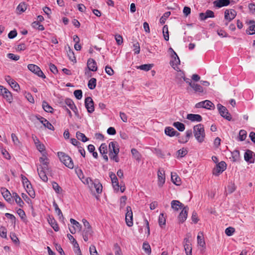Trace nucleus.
<instances>
[{
	"mask_svg": "<svg viewBox=\"0 0 255 255\" xmlns=\"http://www.w3.org/2000/svg\"><path fill=\"white\" fill-rule=\"evenodd\" d=\"M6 229L3 227H1L0 228V236L2 238L6 239Z\"/></svg>",
	"mask_w": 255,
	"mask_h": 255,
	"instance_id": "4d7b16f0",
	"label": "nucleus"
},
{
	"mask_svg": "<svg viewBox=\"0 0 255 255\" xmlns=\"http://www.w3.org/2000/svg\"><path fill=\"white\" fill-rule=\"evenodd\" d=\"M235 232V229L231 227L227 228L225 230V234L228 236H232Z\"/></svg>",
	"mask_w": 255,
	"mask_h": 255,
	"instance_id": "bf43d9fd",
	"label": "nucleus"
},
{
	"mask_svg": "<svg viewBox=\"0 0 255 255\" xmlns=\"http://www.w3.org/2000/svg\"><path fill=\"white\" fill-rule=\"evenodd\" d=\"M131 152L132 156L138 161L140 160L141 155L139 152L135 148H132L131 150Z\"/></svg>",
	"mask_w": 255,
	"mask_h": 255,
	"instance_id": "ea45409f",
	"label": "nucleus"
},
{
	"mask_svg": "<svg viewBox=\"0 0 255 255\" xmlns=\"http://www.w3.org/2000/svg\"><path fill=\"white\" fill-rule=\"evenodd\" d=\"M158 176V184L159 187L162 186L163 184L165 182V177L164 175V171L162 170H159L157 173Z\"/></svg>",
	"mask_w": 255,
	"mask_h": 255,
	"instance_id": "aec40b11",
	"label": "nucleus"
},
{
	"mask_svg": "<svg viewBox=\"0 0 255 255\" xmlns=\"http://www.w3.org/2000/svg\"><path fill=\"white\" fill-rule=\"evenodd\" d=\"M171 208L176 211L184 208V205L178 200H173L171 203Z\"/></svg>",
	"mask_w": 255,
	"mask_h": 255,
	"instance_id": "b1692460",
	"label": "nucleus"
},
{
	"mask_svg": "<svg viewBox=\"0 0 255 255\" xmlns=\"http://www.w3.org/2000/svg\"><path fill=\"white\" fill-rule=\"evenodd\" d=\"M88 86L89 88L91 90L95 89L96 86V79L94 78H91L89 81Z\"/></svg>",
	"mask_w": 255,
	"mask_h": 255,
	"instance_id": "a18cd8bd",
	"label": "nucleus"
},
{
	"mask_svg": "<svg viewBox=\"0 0 255 255\" xmlns=\"http://www.w3.org/2000/svg\"><path fill=\"white\" fill-rule=\"evenodd\" d=\"M173 60L171 61L170 62V65L174 69H176V67L180 64V61L178 56L176 57H172Z\"/></svg>",
	"mask_w": 255,
	"mask_h": 255,
	"instance_id": "58836bf2",
	"label": "nucleus"
},
{
	"mask_svg": "<svg viewBox=\"0 0 255 255\" xmlns=\"http://www.w3.org/2000/svg\"><path fill=\"white\" fill-rule=\"evenodd\" d=\"M76 137L78 140H80L83 142H86L89 139L84 133H81L80 131H77L76 132Z\"/></svg>",
	"mask_w": 255,
	"mask_h": 255,
	"instance_id": "4c0bfd02",
	"label": "nucleus"
},
{
	"mask_svg": "<svg viewBox=\"0 0 255 255\" xmlns=\"http://www.w3.org/2000/svg\"><path fill=\"white\" fill-rule=\"evenodd\" d=\"M186 119L192 122H200L202 120V117L198 114H189L187 115Z\"/></svg>",
	"mask_w": 255,
	"mask_h": 255,
	"instance_id": "4be33fe9",
	"label": "nucleus"
},
{
	"mask_svg": "<svg viewBox=\"0 0 255 255\" xmlns=\"http://www.w3.org/2000/svg\"><path fill=\"white\" fill-rule=\"evenodd\" d=\"M33 27L36 28L40 30H43L44 27L43 25L40 24L39 22L34 21L32 23Z\"/></svg>",
	"mask_w": 255,
	"mask_h": 255,
	"instance_id": "864d4df0",
	"label": "nucleus"
},
{
	"mask_svg": "<svg viewBox=\"0 0 255 255\" xmlns=\"http://www.w3.org/2000/svg\"><path fill=\"white\" fill-rule=\"evenodd\" d=\"M109 149L110 158L116 162H118L119 161V158L118 156V154L120 151L118 143L116 141L110 142Z\"/></svg>",
	"mask_w": 255,
	"mask_h": 255,
	"instance_id": "f257e3e1",
	"label": "nucleus"
},
{
	"mask_svg": "<svg viewBox=\"0 0 255 255\" xmlns=\"http://www.w3.org/2000/svg\"><path fill=\"white\" fill-rule=\"evenodd\" d=\"M58 156L60 161L67 167L70 169L74 167V163L71 158L66 154L64 152H58Z\"/></svg>",
	"mask_w": 255,
	"mask_h": 255,
	"instance_id": "7ed1b4c3",
	"label": "nucleus"
},
{
	"mask_svg": "<svg viewBox=\"0 0 255 255\" xmlns=\"http://www.w3.org/2000/svg\"><path fill=\"white\" fill-rule=\"evenodd\" d=\"M48 221L55 231H59L58 224L53 218H49L48 219Z\"/></svg>",
	"mask_w": 255,
	"mask_h": 255,
	"instance_id": "72a5a7b5",
	"label": "nucleus"
},
{
	"mask_svg": "<svg viewBox=\"0 0 255 255\" xmlns=\"http://www.w3.org/2000/svg\"><path fill=\"white\" fill-rule=\"evenodd\" d=\"M46 153L44 152L42 154V156L39 158V161L41 163V165L38 168L42 169H46L48 170V159L46 155Z\"/></svg>",
	"mask_w": 255,
	"mask_h": 255,
	"instance_id": "4468645a",
	"label": "nucleus"
},
{
	"mask_svg": "<svg viewBox=\"0 0 255 255\" xmlns=\"http://www.w3.org/2000/svg\"><path fill=\"white\" fill-rule=\"evenodd\" d=\"M89 187L91 190H92L93 188H95L98 194H101L102 192L103 186L98 179L94 180V182H92V186H89Z\"/></svg>",
	"mask_w": 255,
	"mask_h": 255,
	"instance_id": "ddd939ff",
	"label": "nucleus"
},
{
	"mask_svg": "<svg viewBox=\"0 0 255 255\" xmlns=\"http://www.w3.org/2000/svg\"><path fill=\"white\" fill-rule=\"evenodd\" d=\"M204 108L207 110H212L215 109L214 104L209 100L204 101Z\"/></svg>",
	"mask_w": 255,
	"mask_h": 255,
	"instance_id": "c9c22d12",
	"label": "nucleus"
},
{
	"mask_svg": "<svg viewBox=\"0 0 255 255\" xmlns=\"http://www.w3.org/2000/svg\"><path fill=\"white\" fill-rule=\"evenodd\" d=\"M27 8V4L24 2H20L16 8V10L19 12V13L23 12L25 11Z\"/></svg>",
	"mask_w": 255,
	"mask_h": 255,
	"instance_id": "7c9ffc66",
	"label": "nucleus"
},
{
	"mask_svg": "<svg viewBox=\"0 0 255 255\" xmlns=\"http://www.w3.org/2000/svg\"><path fill=\"white\" fill-rule=\"evenodd\" d=\"M247 137V131L244 129H242L239 132V140L240 141L244 140Z\"/></svg>",
	"mask_w": 255,
	"mask_h": 255,
	"instance_id": "603ef678",
	"label": "nucleus"
},
{
	"mask_svg": "<svg viewBox=\"0 0 255 255\" xmlns=\"http://www.w3.org/2000/svg\"><path fill=\"white\" fill-rule=\"evenodd\" d=\"M70 221V223L72 224H73V225H74L76 228H77L79 230H81V225L79 224V223L78 222H77V221H76L75 220H74L73 219H71Z\"/></svg>",
	"mask_w": 255,
	"mask_h": 255,
	"instance_id": "680f3d73",
	"label": "nucleus"
},
{
	"mask_svg": "<svg viewBox=\"0 0 255 255\" xmlns=\"http://www.w3.org/2000/svg\"><path fill=\"white\" fill-rule=\"evenodd\" d=\"M85 105L89 113H92L94 111V102L91 97H87L85 99Z\"/></svg>",
	"mask_w": 255,
	"mask_h": 255,
	"instance_id": "9b49d317",
	"label": "nucleus"
},
{
	"mask_svg": "<svg viewBox=\"0 0 255 255\" xmlns=\"http://www.w3.org/2000/svg\"><path fill=\"white\" fill-rule=\"evenodd\" d=\"M13 198L14 199L16 203L20 206L22 207L24 205L23 201L16 193H13Z\"/></svg>",
	"mask_w": 255,
	"mask_h": 255,
	"instance_id": "2f4dec72",
	"label": "nucleus"
},
{
	"mask_svg": "<svg viewBox=\"0 0 255 255\" xmlns=\"http://www.w3.org/2000/svg\"><path fill=\"white\" fill-rule=\"evenodd\" d=\"M163 34L164 36V38L166 41H168L169 40V33H168V29L167 25H165L163 27Z\"/></svg>",
	"mask_w": 255,
	"mask_h": 255,
	"instance_id": "09e8293b",
	"label": "nucleus"
},
{
	"mask_svg": "<svg viewBox=\"0 0 255 255\" xmlns=\"http://www.w3.org/2000/svg\"><path fill=\"white\" fill-rule=\"evenodd\" d=\"M99 151L101 154L104 155L107 153V145L106 143H102L99 147Z\"/></svg>",
	"mask_w": 255,
	"mask_h": 255,
	"instance_id": "8fccbe9b",
	"label": "nucleus"
},
{
	"mask_svg": "<svg viewBox=\"0 0 255 255\" xmlns=\"http://www.w3.org/2000/svg\"><path fill=\"white\" fill-rule=\"evenodd\" d=\"M42 108L43 110L48 113H52L53 111V108L46 102H43L42 103Z\"/></svg>",
	"mask_w": 255,
	"mask_h": 255,
	"instance_id": "79ce46f5",
	"label": "nucleus"
},
{
	"mask_svg": "<svg viewBox=\"0 0 255 255\" xmlns=\"http://www.w3.org/2000/svg\"><path fill=\"white\" fill-rule=\"evenodd\" d=\"M188 207L187 206L184 207L180 213L178 219L180 223H183L187 219L188 215Z\"/></svg>",
	"mask_w": 255,
	"mask_h": 255,
	"instance_id": "2eb2a0df",
	"label": "nucleus"
},
{
	"mask_svg": "<svg viewBox=\"0 0 255 255\" xmlns=\"http://www.w3.org/2000/svg\"><path fill=\"white\" fill-rule=\"evenodd\" d=\"M227 164L225 162L222 161L218 163L216 167L213 170V174L216 176H218L226 170Z\"/></svg>",
	"mask_w": 255,
	"mask_h": 255,
	"instance_id": "423d86ee",
	"label": "nucleus"
},
{
	"mask_svg": "<svg viewBox=\"0 0 255 255\" xmlns=\"http://www.w3.org/2000/svg\"><path fill=\"white\" fill-rule=\"evenodd\" d=\"M194 135L196 139L199 143L204 141L205 137V132L204 126L202 124H198L193 127Z\"/></svg>",
	"mask_w": 255,
	"mask_h": 255,
	"instance_id": "f03ea898",
	"label": "nucleus"
},
{
	"mask_svg": "<svg viewBox=\"0 0 255 255\" xmlns=\"http://www.w3.org/2000/svg\"><path fill=\"white\" fill-rule=\"evenodd\" d=\"M170 14H171L170 11H167V12H165L163 14V16H162L161 17V18H160V23L161 24H164L165 22V21L166 20V18H168L170 16Z\"/></svg>",
	"mask_w": 255,
	"mask_h": 255,
	"instance_id": "49530a36",
	"label": "nucleus"
},
{
	"mask_svg": "<svg viewBox=\"0 0 255 255\" xmlns=\"http://www.w3.org/2000/svg\"><path fill=\"white\" fill-rule=\"evenodd\" d=\"M109 176L111 178L113 187L115 190H118L120 186L119 184L118 178L116 176L115 174L113 172H110Z\"/></svg>",
	"mask_w": 255,
	"mask_h": 255,
	"instance_id": "412c9836",
	"label": "nucleus"
},
{
	"mask_svg": "<svg viewBox=\"0 0 255 255\" xmlns=\"http://www.w3.org/2000/svg\"><path fill=\"white\" fill-rule=\"evenodd\" d=\"M11 136L12 141L15 144L18 145L20 143L18 138L15 134L12 133L11 135Z\"/></svg>",
	"mask_w": 255,
	"mask_h": 255,
	"instance_id": "774afa93",
	"label": "nucleus"
},
{
	"mask_svg": "<svg viewBox=\"0 0 255 255\" xmlns=\"http://www.w3.org/2000/svg\"><path fill=\"white\" fill-rule=\"evenodd\" d=\"M188 153V150L186 148H182L177 151L178 157H183L185 156Z\"/></svg>",
	"mask_w": 255,
	"mask_h": 255,
	"instance_id": "c03bdc74",
	"label": "nucleus"
},
{
	"mask_svg": "<svg viewBox=\"0 0 255 255\" xmlns=\"http://www.w3.org/2000/svg\"><path fill=\"white\" fill-rule=\"evenodd\" d=\"M28 69L34 73L38 76L41 77L43 79L45 78V76L43 74V72L41 70L40 68L36 65L34 64H29L27 66Z\"/></svg>",
	"mask_w": 255,
	"mask_h": 255,
	"instance_id": "6e6552de",
	"label": "nucleus"
},
{
	"mask_svg": "<svg viewBox=\"0 0 255 255\" xmlns=\"http://www.w3.org/2000/svg\"><path fill=\"white\" fill-rule=\"evenodd\" d=\"M105 71L106 73L110 76H112L114 74L113 69L108 65L105 67Z\"/></svg>",
	"mask_w": 255,
	"mask_h": 255,
	"instance_id": "e2e57ef3",
	"label": "nucleus"
},
{
	"mask_svg": "<svg viewBox=\"0 0 255 255\" xmlns=\"http://www.w3.org/2000/svg\"><path fill=\"white\" fill-rule=\"evenodd\" d=\"M46 169H42L41 168H37V172L38 175L40 179L46 182L48 181V177L45 173Z\"/></svg>",
	"mask_w": 255,
	"mask_h": 255,
	"instance_id": "cd10ccee",
	"label": "nucleus"
},
{
	"mask_svg": "<svg viewBox=\"0 0 255 255\" xmlns=\"http://www.w3.org/2000/svg\"><path fill=\"white\" fill-rule=\"evenodd\" d=\"M0 94L9 103L11 102L12 98L11 93L3 86L0 85Z\"/></svg>",
	"mask_w": 255,
	"mask_h": 255,
	"instance_id": "9d476101",
	"label": "nucleus"
},
{
	"mask_svg": "<svg viewBox=\"0 0 255 255\" xmlns=\"http://www.w3.org/2000/svg\"><path fill=\"white\" fill-rule=\"evenodd\" d=\"M7 57L10 59L17 61L19 59V56L15 55L13 53H9L7 54Z\"/></svg>",
	"mask_w": 255,
	"mask_h": 255,
	"instance_id": "338daca9",
	"label": "nucleus"
},
{
	"mask_svg": "<svg viewBox=\"0 0 255 255\" xmlns=\"http://www.w3.org/2000/svg\"><path fill=\"white\" fill-rule=\"evenodd\" d=\"M171 180L176 185H179L181 184L180 178L176 174H171Z\"/></svg>",
	"mask_w": 255,
	"mask_h": 255,
	"instance_id": "473e14b6",
	"label": "nucleus"
},
{
	"mask_svg": "<svg viewBox=\"0 0 255 255\" xmlns=\"http://www.w3.org/2000/svg\"><path fill=\"white\" fill-rule=\"evenodd\" d=\"M53 206L55 209V212L57 214V215L59 216V218H61V217L63 218V216L62 214V213L61 211V210L58 207V205L56 204L55 202H54L53 203Z\"/></svg>",
	"mask_w": 255,
	"mask_h": 255,
	"instance_id": "3c124183",
	"label": "nucleus"
},
{
	"mask_svg": "<svg viewBox=\"0 0 255 255\" xmlns=\"http://www.w3.org/2000/svg\"><path fill=\"white\" fill-rule=\"evenodd\" d=\"M245 160L250 163H254L255 160V154L251 150L248 149L244 154Z\"/></svg>",
	"mask_w": 255,
	"mask_h": 255,
	"instance_id": "f8f14e48",
	"label": "nucleus"
},
{
	"mask_svg": "<svg viewBox=\"0 0 255 255\" xmlns=\"http://www.w3.org/2000/svg\"><path fill=\"white\" fill-rule=\"evenodd\" d=\"M203 236V235L202 233H199L197 236L198 244L202 247H203L205 245V243Z\"/></svg>",
	"mask_w": 255,
	"mask_h": 255,
	"instance_id": "e433bc0d",
	"label": "nucleus"
},
{
	"mask_svg": "<svg viewBox=\"0 0 255 255\" xmlns=\"http://www.w3.org/2000/svg\"><path fill=\"white\" fill-rule=\"evenodd\" d=\"M40 122L43 124V125L49 129L54 130V128L52 124L49 123L46 119L43 117H40L37 118Z\"/></svg>",
	"mask_w": 255,
	"mask_h": 255,
	"instance_id": "393cba45",
	"label": "nucleus"
},
{
	"mask_svg": "<svg viewBox=\"0 0 255 255\" xmlns=\"http://www.w3.org/2000/svg\"><path fill=\"white\" fill-rule=\"evenodd\" d=\"M214 17V13L211 10H207L205 13L201 12L199 14V17L201 20H205L208 18H213Z\"/></svg>",
	"mask_w": 255,
	"mask_h": 255,
	"instance_id": "a211bd4d",
	"label": "nucleus"
},
{
	"mask_svg": "<svg viewBox=\"0 0 255 255\" xmlns=\"http://www.w3.org/2000/svg\"><path fill=\"white\" fill-rule=\"evenodd\" d=\"M93 234L92 229H84L82 232V236L85 242H87L89 239H90Z\"/></svg>",
	"mask_w": 255,
	"mask_h": 255,
	"instance_id": "5701e85b",
	"label": "nucleus"
},
{
	"mask_svg": "<svg viewBox=\"0 0 255 255\" xmlns=\"http://www.w3.org/2000/svg\"><path fill=\"white\" fill-rule=\"evenodd\" d=\"M153 66L152 64H147L141 65L139 66H137V69L145 71H149Z\"/></svg>",
	"mask_w": 255,
	"mask_h": 255,
	"instance_id": "c756f323",
	"label": "nucleus"
},
{
	"mask_svg": "<svg viewBox=\"0 0 255 255\" xmlns=\"http://www.w3.org/2000/svg\"><path fill=\"white\" fill-rule=\"evenodd\" d=\"M237 15V12L233 9H227L225 11V19L227 21L225 24L228 25V22L235 18Z\"/></svg>",
	"mask_w": 255,
	"mask_h": 255,
	"instance_id": "0eeeda50",
	"label": "nucleus"
},
{
	"mask_svg": "<svg viewBox=\"0 0 255 255\" xmlns=\"http://www.w3.org/2000/svg\"><path fill=\"white\" fill-rule=\"evenodd\" d=\"M68 56L69 57V59L72 62H76V57L74 56V52L70 49L67 51Z\"/></svg>",
	"mask_w": 255,
	"mask_h": 255,
	"instance_id": "5fc2aeb1",
	"label": "nucleus"
},
{
	"mask_svg": "<svg viewBox=\"0 0 255 255\" xmlns=\"http://www.w3.org/2000/svg\"><path fill=\"white\" fill-rule=\"evenodd\" d=\"M142 249L144 250L145 253L148 255L151 254V248L149 244L147 242H144L142 245Z\"/></svg>",
	"mask_w": 255,
	"mask_h": 255,
	"instance_id": "37998d69",
	"label": "nucleus"
},
{
	"mask_svg": "<svg viewBox=\"0 0 255 255\" xmlns=\"http://www.w3.org/2000/svg\"><path fill=\"white\" fill-rule=\"evenodd\" d=\"M230 2V0H216L214 1V4L215 6L220 8L228 5Z\"/></svg>",
	"mask_w": 255,
	"mask_h": 255,
	"instance_id": "a878e982",
	"label": "nucleus"
},
{
	"mask_svg": "<svg viewBox=\"0 0 255 255\" xmlns=\"http://www.w3.org/2000/svg\"><path fill=\"white\" fill-rule=\"evenodd\" d=\"M73 245L75 248L74 251H75V254L77 255H82L79 246L78 244L77 243V242H75V243L73 244Z\"/></svg>",
	"mask_w": 255,
	"mask_h": 255,
	"instance_id": "13d9d810",
	"label": "nucleus"
},
{
	"mask_svg": "<svg viewBox=\"0 0 255 255\" xmlns=\"http://www.w3.org/2000/svg\"><path fill=\"white\" fill-rule=\"evenodd\" d=\"M173 126L180 131H184L185 128V125L183 123L179 122H174L173 124Z\"/></svg>",
	"mask_w": 255,
	"mask_h": 255,
	"instance_id": "f704fd0d",
	"label": "nucleus"
},
{
	"mask_svg": "<svg viewBox=\"0 0 255 255\" xmlns=\"http://www.w3.org/2000/svg\"><path fill=\"white\" fill-rule=\"evenodd\" d=\"M217 107L220 115L228 121H230L232 119L231 115L228 112L227 108L220 104H218Z\"/></svg>",
	"mask_w": 255,
	"mask_h": 255,
	"instance_id": "39448f33",
	"label": "nucleus"
},
{
	"mask_svg": "<svg viewBox=\"0 0 255 255\" xmlns=\"http://www.w3.org/2000/svg\"><path fill=\"white\" fill-rule=\"evenodd\" d=\"M75 97L78 100L82 98V91L81 90H76L74 92Z\"/></svg>",
	"mask_w": 255,
	"mask_h": 255,
	"instance_id": "052dcab7",
	"label": "nucleus"
},
{
	"mask_svg": "<svg viewBox=\"0 0 255 255\" xmlns=\"http://www.w3.org/2000/svg\"><path fill=\"white\" fill-rule=\"evenodd\" d=\"M89 250L91 255H98V253L95 246L91 245L90 247Z\"/></svg>",
	"mask_w": 255,
	"mask_h": 255,
	"instance_id": "69168bd1",
	"label": "nucleus"
},
{
	"mask_svg": "<svg viewBox=\"0 0 255 255\" xmlns=\"http://www.w3.org/2000/svg\"><path fill=\"white\" fill-rule=\"evenodd\" d=\"M191 237L190 234L186 235V237L184 239L183 246L186 255H192L191 243L189 240Z\"/></svg>",
	"mask_w": 255,
	"mask_h": 255,
	"instance_id": "20e7f679",
	"label": "nucleus"
},
{
	"mask_svg": "<svg viewBox=\"0 0 255 255\" xmlns=\"http://www.w3.org/2000/svg\"><path fill=\"white\" fill-rule=\"evenodd\" d=\"M87 65L90 71L95 72L98 69L97 63L96 61L92 58H90L88 60Z\"/></svg>",
	"mask_w": 255,
	"mask_h": 255,
	"instance_id": "f3484780",
	"label": "nucleus"
},
{
	"mask_svg": "<svg viewBox=\"0 0 255 255\" xmlns=\"http://www.w3.org/2000/svg\"><path fill=\"white\" fill-rule=\"evenodd\" d=\"M186 136H185V140L183 141L184 143H186L189 139L190 137L192 135V131L191 129H188L185 132Z\"/></svg>",
	"mask_w": 255,
	"mask_h": 255,
	"instance_id": "6e6d98bb",
	"label": "nucleus"
},
{
	"mask_svg": "<svg viewBox=\"0 0 255 255\" xmlns=\"http://www.w3.org/2000/svg\"><path fill=\"white\" fill-rule=\"evenodd\" d=\"M126 222L128 227H131L133 225L132 221V212L130 206L127 207V213L126 214Z\"/></svg>",
	"mask_w": 255,
	"mask_h": 255,
	"instance_id": "1a4fd4ad",
	"label": "nucleus"
},
{
	"mask_svg": "<svg viewBox=\"0 0 255 255\" xmlns=\"http://www.w3.org/2000/svg\"><path fill=\"white\" fill-rule=\"evenodd\" d=\"M5 216L8 219H9L12 223L15 224L16 222V218L14 216L10 213H5Z\"/></svg>",
	"mask_w": 255,
	"mask_h": 255,
	"instance_id": "0e129e2a",
	"label": "nucleus"
},
{
	"mask_svg": "<svg viewBox=\"0 0 255 255\" xmlns=\"http://www.w3.org/2000/svg\"><path fill=\"white\" fill-rule=\"evenodd\" d=\"M165 133L169 136H178L180 134L178 132L171 127H166L165 128Z\"/></svg>",
	"mask_w": 255,
	"mask_h": 255,
	"instance_id": "bb28decb",
	"label": "nucleus"
},
{
	"mask_svg": "<svg viewBox=\"0 0 255 255\" xmlns=\"http://www.w3.org/2000/svg\"><path fill=\"white\" fill-rule=\"evenodd\" d=\"M1 193L2 195V196L4 198V199L8 202L11 203L12 201L11 200V195L9 191L6 189L5 188H1Z\"/></svg>",
	"mask_w": 255,
	"mask_h": 255,
	"instance_id": "6ab92c4d",
	"label": "nucleus"
},
{
	"mask_svg": "<svg viewBox=\"0 0 255 255\" xmlns=\"http://www.w3.org/2000/svg\"><path fill=\"white\" fill-rule=\"evenodd\" d=\"M190 87L195 92L202 93L203 92L202 87L198 84L193 82V83H190Z\"/></svg>",
	"mask_w": 255,
	"mask_h": 255,
	"instance_id": "c85d7f7f",
	"label": "nucleus"
},
{
	"mask_svg": "<svg viewBox=\"0 0 255 255\" xmlns=\"http://www.w3.org/2000/svg\"><path fill=\"white\" fill-rule=\"evenodd\" d=\"M5 80L14 90L18 91L19 90V85L14 80L12 79L9 76H6Z\"/></svg>",
	"mask_w": 255,
	"mask_h": 255,
	"instance_id": "dca6fc26",
	"label": "nucleus"
},
{
	"mask_svg": "<svg viewBox=\"0 0 255 255\" xmlns=\"http://www.w3.org/2000/svg\"><path fill=\"white\" fill-rule=\"evenodd\" d=\"M52 185L53 189L57 193L59 194L62 192V189L61 188V187L59 186V185L56 182H53L52 183Z\"/></svg>",
	"mask_w": 255,
	"mask_h": 255,
	"instance_id": "de8ad7c7",
	"label": "nucleus"
},
{
	"mask_svg": "<svg viewBox=\"0 0 255 255\" xmlns=\"http://www.w3.org/2000/svg\"><path fill=\"white\" fill-rule=\"evenodd\" d=\"M166 223L165 217L163 213H161L158 217V224L160 227L164 226Z\"/></svg>",
	"mask_w": 255,
	"mask_h": 255,
	"instance_id": "a19ab883",
	"label": "nucleus"
}]
</instances>
